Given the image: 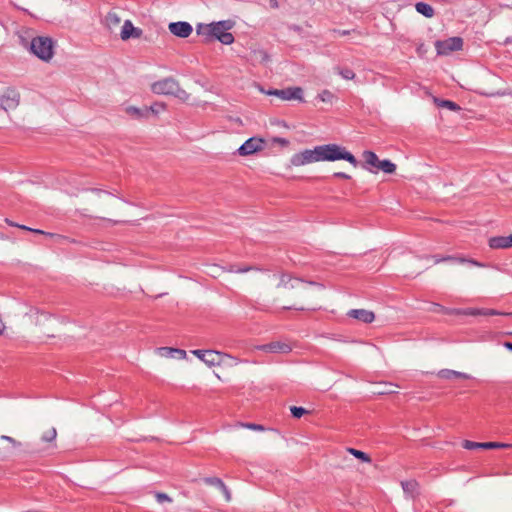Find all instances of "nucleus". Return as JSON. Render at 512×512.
<instances>
[{
  "instance_id": "obj_38",
  "label": "nucleus",
  "mask_w": 512,
  "mask_h": 512,
  "mask_svg": "<svg viewBox=\"0 0 512 512\" xmlns=\"http://www.w3.org/2000/svg\"><path fill=\"white\" fill-rule=\"evenodd\" d=\"M5 222L9 225V226H12V227H17L18 228V223H15L9 219H5Z\"/></svg>"
},
{
  "instance_id": "obj_19",
  "label": "nucleus",
  "mask_w": 512,
  "mask_h": 512,
  "mask_svg": "<svg viewBox=\"0 0 512 512\" xmlns=\"http://www.w3.org/2000/svg\"><path fill=\"white\" fill-rule=\"evenodd\" d=\"M489 246L493 249H504L512 247V235L496 236L489 240Z\"/></svg>"
},
{
  "instance_id": "obj_6",
  "label": "nucleus",
  "mask_w": 512,
  "mask_h": 512,
  "mask_svg": "<svg viewBox=\"0 0 512 512\" xmlns=\"http://www.w3.org/2000/svg\"><path fill=\"white\" fill-rule=\"evenodd\" d=\"M435 47L439 55H449L454 51L462 49L463 39L460 37H451L443 41H437Z\"/></svg>"
},
{
  "instance_id": "obj_17",
  "label": "nucleus",
  "mask_w": 512,
  "mask_h": 512,
  "mask_svg": "<svg viewBox=\"0 0 512 512\" xmlns=\"http://www.w3.org/2000/svg\"><path fill=\"white\" fill-rule=\"evenodd\" d=\"M348 316L363 323H372L375 320V314L365 309H353L348 312Z\"/></svg>"
},
{
  "instance_id": "obj_30",
  "label": "nucleus",
  "mask_w": 512,
  "mask_h": 512,
  "mask_svg": "<svg viewBox=\"0 0 512 512\" xmlns=\"http://www.w3.org/2000/svg\"><path fill=\"white\" fill-rule=\"evenodd\" d=\"M291 413L294 417L296 418H300L301 416H303L304 414L307 413V411L302 408V407H296V406H293L291 407Z\"/></svg>"
},
{
  "instance_id": "obj_37",
  "label": "nucleus",
  "mask_w": 512,
  "mask_h": 512,
  "mask_svg": "<svg viewBox=\"0 0 512 512\" xmlns=\"http://www.w3.org/2000/svg\"><path fill=\"white\" fill-rule=\"evenodd\" d=\"M18 228L22 229V230H25V231H29V232H31V230H32L31 227H28V226H25V225H22V224H18Z\"/></svg>"
},
{
  "instance_id": "obj_5",
  "label": "nucleus",
  "mask_w": 512,
  "mask_h": 512,
  "mask_svg": "<svg viewBox=\"0 0 512 512\" xmlns=\"http://www.w3.org/2000/svg\"><path fill=\"white\" fill-rule=\"evenodd\" d=\"M363 157L365 159L366 164L369 166V169L373 173H377L379 171H383L385 173L391 174L395 171L396 166L389 160H380L377 155L372 151H365L363 153Z\"/></svg>"
},
{
  "instance_id": "obj_27",
  "label": "nucleus",
  "mask_w": 512,
  "mask_h": 512,
  "mask_svg": "<svg viewBox=\"0 0 512 512\" xmlns=\"http://www.w3.org/2000/svg\"><path fill=\"white\" fill-rule=\"evenodd\" d=\"M441 376L444 378L455 377V378H461V379H468V376L466 374L457 372V371H452V370L441 371Z\"/></svg>"
},
{
  "instance_id": "obj_3",
  "label": "nucleus",
  "mask_w": 512,
  "mask_h": 512,
  "mask_svg": "<svg viewBox=\"0 0 512 512\" xmlns=\"http://www.w3.org/2000/svg\"><path fill=\"white\" fill-rule=\"evenodd\" d=\"M319 149H321L323 161L346 160L354 166L358 163L354 155L337 144L322 145Z\"/></svg>"
},
{
  "instance_id": "obj_4",
  "label": "nucleus",
  "mask_w": 512,
  "mask_h": 512,
  "mask_svg": "<svg viewBox=\"0 0 512 512\" xmlns=\"http://www.w3.org/2000/svg\"><path fill=\"white\" fill-rule=\"evenodd\" d=\"M31 50L41 60L49 61L53 57V41L48 37L33 38Z\"/></svg>"
},
{
  "instance_id": "obj_9",
  "label": "nucleus",
  "mask_w": 512,
  "mask_h": 512,
  "mask_svg": "<svg viewBox=\"0 0 512 512\" xmlns=\"http://www.w3.org/2000/svg\"><path fill=\"white\" fill-rule=\"evenodd\" d=\"M193 354L210 367L220 365L224 357L220 352L213 350H194Z\"/></svg>"
},
{
  "instance_id": "obj_7",
  "label": "nucleus",
  "mask_w": 512,
  "mask_h": 512,
  "mask_svg": "<svg viewBox=\"0 0 512 512\" xmlns=\"http://www.w3.org/2000/svg\"><path fill=\"white\" fill-rule=\"evenodd\" d=\"M20 103V94L15 89L7 88L0 92V108L5 111L15 109Z\"/></svg>"
},
{
  "instance_id": "obj_21",
  "label": "nucleus",
  "mask_w": 512,
  "mask_h": 512,
  "mask_svg": "<svg viewBox=\"0 0 512 512\" xmlns=\"http://www.w3.org/2000/svg\"><path fill=\"white\" fill-rule=\"evenodd\" d=\"M262 350L273 352V353H289L292 350V347L283 342H274L261 347Z\"/></svg>"
},
{
  "instance_id": "obj_18",
  "label": "nucleus",
  "mask_w": 512,
  "mask_h": 512,
  "mask_svg": "<svg viewBox=\"0 0 512 512\" xmlns=\"http://www.w3.org/2000/svg\"><path fill=\"white\" fill-rule=\"evenodd\" d=\"M456 314L458 315H467V316H494V315H507L506 313H500L493 309H476V308H469L466 310H458L456 311Z\"/></svg>"
},
{
  "instance_id": "obj_8",
  "label": "nucleus",
  "mask_w": 512,
  "mask_h": 512,
  "mask_svg": "<svg viewBox=\"0 0 512 512\" xmlns=\"http://www.w3.org/2000/svg\"><path fill=\"white\" fill-rule=\"evenodd\" d=\"M320 161H323L322 152L321 149H319V146H317L312 150H305L299 153L294 159V164L297 166H302Z\"/></svg>"
},
{
  "instance_id": "obj_28",
  "label": "nucleus",
  "mask_w": 512,
  "mask_h": 512,
  "mask_svg": "<svg viewBox=\"0 0 512 512\" xmlns=\"http://www.w3.org/2000/svg\"><path fill=\"white\" fill-rule=\"evenodd\" d=\"M339 73L347 80H352L355 77V73L350 68H342Z\"/></svg>"
},
{
  "instance_id": "obj_12",
  "label": "nucleus",
  "mask_w": 512,
  "mask_h": 512,
  "mask_svg": "<svg viewBox=\"0 0 512 512\" xmlns=\"http://www.w3.org/2000/svg\"><path fill=\"white\" fill-rule=\"evenodd\" d=\"M264 141L261 138L248 139L239 149L238 152L242 156L252 155L263 149Z\"/></svg>"
},
{
  "instance_id": "obj_39",
  "label": "nucleus",
  "mask_w": 512,
  "mask_h": 512,
  "mask_svg": "<svg viewBox=\"0 0 512 512\" xmlns=\"http://www.w3.org/2000/svg\"><path fill=\"white\" fill-rule=\"evenodd\" d=\"M31 232H33L35 234H39V235H43L44 234V230L34 229V228H32Z\"/></svg>"
},
{
  "instance_id": "obj_40",
  "label": "nucleus",
  "mask_w": 512,
  "mask_h": 512,
  "mask_svg": "<svg viewBox=\"0 0 512 512\" xmlns=\"http://www.w3.org/2000/svg\"><path fill=\"white\" fill-rule=\"evenodd\" d=\"M453 258L451 256H447V257H444V258H441V259H436V262H440V261H449V260H452Z\"/></svg>"
},
{
  "instance_id": "obj_20",
  "label": "nucleus",
  "mask_w": 512,
  "mask_h": 512,
  "mask_svg": "<svg viewBox=\"0 0 512 512\" xmlns=\"http://www.w3.org/2000/svg\"><path fill=\"white\" fill-rule=\"evenodd\" d=\"M159 108H164L162 105L160 104H155L153 106H150V107H146L144 110H140V109H137V108H134V107H130L127 109V112L131 115V116H135V117H148L151 113H156L159 111Z\"/></svg>"
},
{
  "instance_id": "obj_34",
  "label": "nucleus",
  "mask_w": 512,
  "mask_h": 512,
  "mask_svg": "<svg viewBox=\"0 0 512 512\" xmlns=\"http://www.w3.org/2000/svg\"><path fill=\"white\" fill-rule=\"evenodd\" d=\"M43 235L47 236V237H50V238H55V239H62V238H64L63 236H61L59 234L50 233V232H46V231H44Z\"/></svg>"
},
{
  "instance_id": "obj_23",
  "label": "nucleus",
  "mask_w": 512,
  "mask_h": 512,
  "mask_svg": "<svg viewBox=\"0 0 512 512\" xmlns=\"http://www.w3.org/2000/svg\"><path fill=\"white\" fill-rule=\"evenodd\" d=\"M158 353L164 357H173L174 354L179 355L181 359L186 358V351L182 349L172 348V347H161L158 349Z\"/></svg>"
},
{
  "instance_id": "obj_2",
  "label": "nucleus",
  "mask_w": 512,
  "mask_h": 512,
  "mask_svg": "<svg viewBox=\"0 0 512 512\" xmlns=\"http://www.w3.org/2000/svg\"><path fill=\"white\" fill-rule=\"evenodd\" d=\"M62 321L52 315L41 314L35 320L39 337L45 341L56 338Z\"/></svg>"
},
{
  "instance_id": "obj_33",
  "label": "nucleus",
  "mask_w": 512,
  "mask_h": 512,
  "mask_svg": "<svg viewBox=\"0 0 512 512\" xmlns=\"http://www.w3.org/2000/svg\"><path fill=\"white\" fill-rule=\"evenodd\" d=\"M156 498L159 502H170L171 498L164 493H157Z\"/></svg>"
},
{
  "instance_id": "obj_26",
  "label": "nucleus",
  "mask_w": 512,
  "mask_h": 512,
  "mask_svg": "<svg viewBox=\"0 0 512 512\" xmlns=\"http://www.w3.org/2000/svg\"><path fill=\"white\" fill-rule=\"evenodd\" d=\"M347 452L350 453L351 455H353L354 457H356L357 459L361 460L362 462H365V463L371 462L370 456L363 451L357 450L355 448H348Z\"/></svg>"
},
{
  "instance_id": "obj_15",
  "label": "nucleus",
  "mask_w": 512,
  "mask_h": 512,
  "mask_svg": "<svg viewBox=\"0 0 512 512\" xmlns=\"http://www.w3.org/2000/svg\"><path fill=\"white\" fill-rule=\"evenodd\" d=\"M269 94L276 95L283 100H302V89L300 87L288 88L284 90H275L273 92H269Z\"/></svg>"
},
{
  "instance_id": "obj_1",
  "label": "nucleus",
  "mask_w": 512,
  "mask_h": 512,
  "mask_svg": "<svg viewBox=\"0 0 512 512\" xmlns=\"http://www.w3.org/2000/svg\"><path fill=\"white\" fill-rule=\"evenodd\" d=\"M228 26L225 22H217L211 24H199L197 26V34L206 42L219 40L223 44H231L234 41L233 35L228 32Z\"/></svg>"
},
{
  "instance_id": "obj_29",
  "label": "nucleus",
  "mask_w": 512,
  "mask_h": 512,
  "mask_svg": "<svg viewBox=\"0 0 512 512\" xmlns=\"http://www.w3.org/2000/svg\"><path fill=\"white\" fill-rule=\"evenodd\" d=\"M319 99L322 101V102H326V101H332V99L334 98V95L332 92L328 91V90H324L322 91L320 94H319Z\"/></svg>"
},
{
  "instance_id": "obj_16",
  "label": "nucleus",
  "mask_w": 512,
  "mask_h": 512,
  "mask_svg": "<svg viewBox=\"0 0 512 512\" xmlns=\"http://www.w3.org/2000/svg\"><path fill=\"white\" fill-rule=\"evenodd\" d=\"M120 36L122 40H128L129 38H140L142 36V30L134 27L132 22L127 20L122 26Z\"/></svg>"
},
{
  "instance_id": "obj_11",
  "label": "nucleus",
  "mask_w": 512,
  "mask_h": 512,
  "mask_svg": "<svg viewBox=\"0 0 512 512\" xmlns=\"http://www.w3.org/2000/svg\"><path fill=\"white\" fill-rule=\"evenodd\" d=\"M0 440L8 444V446L0 447V461L6 460L12 450H19L22 448V443L11 436L1 435Z\"/></svg>"
},
{
  "instance_id": "obj_35",
  "label": "nucleus",
  "mask_w": 512,
  "mask_h": 512,
  "mask_svg": "<svg viewBox=\"0 0 512 512\" xmlns=\"http://www.w3.org/2000/svg\"><path fill=\"white\" fill-rule=\"evenodd\" d=\"M335 177L337 178H342V179H350V176L348 174H345V173H342V172H336L334 174Z\"/></svg>"
},
{
  "instance_id": "obj_13",
  "label": "nucleus",
  "mask_w": 512,
  "mask_h": 512,
  "mask_svg": "<svg viewBox=\"0 0 512 512\" xmlns=\"http://www.w3.org/2000/svg\"><path fill=\"white\" fill-rule=\"evenodd\" d=\"M280 285L286 294H292L291 291L296 289L300 291L304 287L302 280L293 278L291 275L283 274L280 279Z\"/></svg>"
},
{
  "instance_id": "obj_22",
  "label": "nucleus",
  "mask_w": 512,
  "mask_h": 512,
  "mask_svg": "<svg viewBox=\"0 0 512 512\" xmlns=\"http://www.w3.org/2000/svg\"><path fill=\"white\" fill-rule=\"evenodd\" d=\"M41 441L50 446L55 448L56 447V439H57V430L55 427H49L46 431H44L41 435Z\"/></svg>"
},
{
  "instance_id": "obj_14",
  "label": "nucleus",
  "mask_w": 512,
  "mask_h": 512,
  "mask_svg": "<svg viewBox=\"0 0 512 512\" xmlns=\"http://www.w3.org/2000/svg\"><path fill=\"white\" fill-rule=\"evenodd\" d=\"M170 32L181 38H186L192 33V26L187 22H173L169 24Z\"/></svg>"
},
{
  "instance_id": "obj_31",
  "label": "nucleus",
  "mask_w": 512,
  "mask_h": 512,
  "mask_svg": "<svg viewBox=\"0 0 512 512\" xmlns=\"http://www.w3.org/2000/svg\"><path fill=\"white\" fill-rule=\"evenodd\" d=\"M241 426L246 427L248 429L256 430V431H263L264 427L259 424H253V423H242Z\"/></svg>"
},
{
  "instance_id": "obj_41",
  "label": "nucleus",
  "mask_w": 512,
  "mask_h": 512,
  "mask_svg": "<svg viewBox=\"0 0 512 512\" xmlns=\"http://www.w3.org/2000/svg\"><path fill=\"white\" fill-rule=\"evenodd\" d=\"M506 346L512 350V343H507Z\"/></svg>"
},
{
  "instance_id": "obj_25",
  "label": "nucleus",
  "mask_w": 512,
  "mask_h": 512,
  "mask_svg": "<svg viewBox=\"0 0 512 512\" xmlns=\"http://www.w3.org/2000/svg\"><path fill=\"white\" fill-rule=\"evenodd\" d=\"M415 8L417 12L421 13L425 17H433L434 16V9L427 3L419 2L415 5Z\"/></svg>"
},
{
  "instance_id": "obj_24",
  "label": "nucleus",
  "mask_w": 512,
  "mask_h": 512,
  "mask_svg": "<svg viewBox=\"0 0 512 512\" xmlns=\"http://www.w3.org/2000/svg\"><path fill=\"white\" fill-rule=\"evenodd\" d=\"M250 60L253 63H262L268 60V54L262 49H255L250 53Z\"/></svg>"
},
{
  "instance_id": "obj_36",
  "label": "nucleus",
  "mask_w": 512,
  "mask_h": 512,
  "mask_svg": "<svg viewBox=\"0 0 512 512\" xmlns=\"http://www.w3.org/2000/svg\"><path fill=\"white\" fill-rule=\"evenodd\" d=\"M416 485L415 482H406V483H402V487L405 489V490H408L410 489V486L411 487H414Z\"/></svg>"
},
{
  "instance_id": "obj_10",
  "label": "nucleus",
  "mask_w": 512,
  "mask_h": 512,
  "mask_svg": "<svg viewBox=\"0 0 512 512\" xmlns=\"http://www.w3.org/2000/svg\"><path fill=\"white\" fill-rule=\"evenodd\" d=\"M463 447L467 450L474 449H509L512 448L511 443H500V442H473L470 440H465L463 442Z\"/></svg>"
},
{
  "instance_id": "obj_32",
  "label": "nucleus",
  "mask_w": 512,
  "mask_h": 512,
  "mask_svg": "<svg viewBox=\"0 0 512 512\" xmlns=\"http://www.w3.org/2000/svg\"><path fill=\"white\" fill-rule=\"evenodd\" d=\"M441 105H442V106H445V107H447V108H449V109H451V110H458V109H459V107H458L454 102H452V101H448V100L443 101V102L441 103Z\"/></svg>"
}]
</instances>
